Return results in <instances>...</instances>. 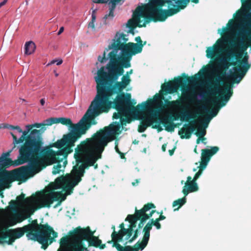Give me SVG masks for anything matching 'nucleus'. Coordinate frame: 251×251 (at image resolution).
I'll return each instance as SVG.
<instances>
[{
  "instance_id": "1",
  "label": "nucleus",
  "mask_w": 251,
  "mask_h": 251,
  "mask_svg": "<svg viewBox=\"0 0 251 251\" xmlns=\"http://www.w3.org/2000/svg\"><path fill=\"white\" fill-rule=\"evenodd\" d=\"M40 147L39 151L35 152H27L22 151L19 148V155L16 160L12 161L8 158L11 150L3 153L0 157V172L11 166H17L27 162L29 165L22 166L11 171L9 178L12 181L24 182L27 176H33L40 172L47 166L51 165L56 162H62L63 160L56 153V151L49 148L42 149Z\"/></svg>"
},
{
  "instance_id": "2",
  "label": "nucleus",
  "mask_w": 251,
  "mask_h": 251,
  "mask_svg": "<svg viewBox=\"0 0 251 251\" xmlns=\"http://www.w3.org/2000/svg\"><path fill=\"white\" fill-rule=\"evenodd\" d=\"M97 94L91 103L94 117H97L103 113H107L112 108L116 110L122 109L127 112L134 109L136 112L147 108L149 105L152 103L153 100L150 99L149 101L138 104L136 107L132 103L131 94H125L123 91L96 87Z\"/></svg>"
},
{
  "instance_id": "3",
  "label": "nucleus",
  "mask_w": 251,
  "mask_h": 251,
  "mask_svg": "<svg viewBox=\"0 0 251 251\" xmlns=\"http://www.w3.org/2000/svg\"><path fill=\"white\" fill-rule=\"evenodd\" d=\"M120 126L119 125L105 126L94 133L92 137L87 138L89 141L86 159L83 166L80 168L81 177L84 176L85 169L88 167L94 166L99 159L101 158V153L108 143L116 138V134L119 133Z\"/></svg>"
},
{
  "instance_id": "4",
  "label": "nucleus",
  "mask_w": 251,
  "mask_h": 251,
  "mask_svg": "<svg viewBox=\"0 0 251 251\" xmlns=\"http://www.w3.org/2000/svg\"><path fill=\"white\" fill-rule=\"evenodd\" d=\"M49 120L50 118L46 119L42 123L26 125V129L23 130L22 135L19 138L14 132H10L13 138L14 145L11 150H14L18 145L22 144L20 147L22 151L32 152L39 151L40 147L44 144L42 133L46 129H43L44 126H51L47 124L49 122ZM18 148H19V147H18Z\"/></svg>"
},
{
  "instance_id": "5",
  "label": "nucleus",
  "mask_w": 251,
  "mask_h": 251,
  "mask_svg": "<svg viewBox=\"0 0 251 251\" xmlns=\"http://www.w3.org/2000/svg\"><path fill=\"white\" fill-rule=\"evenodd\" d=\"M188 90L187 86H186V89L182 88L183 93L182 97L175 100L170 101L168 99H165L163 95L156 94L154 97V100L155 101L157 106L156 109L154 110V112L156 111V114L159 116V114L167 108L180 107L182 109V110L180 112L179 115H174V116L178 117V119L179 118L181 121L188 122L190 119H195L196 116L192 115L187 110L188 106L183 105L184 101L185 100H188L191 102H194L197 100V94L196 91L194 90H191L188 93H184L185 90ZM167 115H174V114H167Z\"/></svg>"
},
{
  "instance_id": "6",
  "label": "nucleus",
  "mask_w": 251,
  "mask_h": 251,
  "mask_svg": "<svg viewBox=\"0 0 251 251\" xmlns=\"http://www.w3.org/2000/svg\"><path fill=\"white\" fill-rule=\"evenodd\" d=\"M95 231L91 230L89 226L82 228L78 226L70 232L72 239L71 246L74 247L75 251H88L85 247L84 241L88 243V247H94L104 249L105 244H101V240L98 237L94 236Z\"/></svg>"
},
{
  "instance_id": "7",
  "label": "nucleus",
  "mask_w": 251,
  "mask_h": 251,
  "mask_svg": "<svg viewBox=\"0 0 251 251\" xmlns=\"http://www.w3.org/2000/svg\"><path fill=\"white\" fill-rule=\"evenodd\" d=\"M48 122H49L47 124L51 126L54 124L61 123L63 125L69 126V132L73 133L75 136L76 135L78 137H81L82 135L85 134L92 125L97 124L91 105L82 119L76 124H73L70 118L63 117L50 118Z\"/></svg>"
},
{
  "instance_id": "8",
  "label": "nucleus",
  "mask_w": 251,
  "mask_h": 251,
  "mask_svg": "<svg viewBox=\"0 0 251 251\" xmlns=\"http://www.w3.org/2000/svg\"><path fill=\"white\" fill-rule=\"evenodd\" d=\"M136 54L130 50L122 52L121 55H118L116 52H110L108 54L110 61L106 65V69L110 79L117 80L119 76L124 74V68L131 66L130 61L132 56Z\"/></svg>"
},
{
  "instance_id": "9",
  "label": "nucleus",
  "mask_w": 251,
  "mask_h": 251,
  "mask_svg": "<svg viewBox=\"0 0 251 251\" xmlns=\"http://www.w3.org/2000/svg\"><path fill=\"white\" fill-rule=\"evenodd\" d=\"M28 231L32 234V240L37 241L42 245V248L46 250L52 243L54 238L57 237V233L48 224H38L37 220L32 221L31 224H28Z\"/></svg>"
},
{
  "instance_id": "10",
  "label": "nucleus",
  "mask_w": 251,
  "mask_h": 251,
  "mask_svg": "<svg viewBox=\"0 0 251 251\" xmlns=\"http://www.w3.org/2000/svg\"><path fill=\"white\" fill-rule=\"evenodd\" d=\"M156 111L153 112L151 116L145 117L138 128V131L140 133L144 132L148 127L152 126V128L157 129L158 132L162 130L160 126L162 124L165 128V130L168 132L174 131L176 125L173 122L178 120V117L174 115H167L160 117L156 114Z\"/></svg>"
},
{
  "instance_id": "11",
  "label": "nucleus",
  "mask_w": 251,
  "mask_h": 251,
  "mask_svg": "<svg viewBox=\"0 0 251 251\" xmlns=\"http://www.w3.org/2000/svg\"><path fill=\"white\" fill-rule=\"evenodd\" d=\"M151 7L149 3L137 7L140 8V9L138 11L139 20H141V18H143L145 19V21L143 24H141L142 27H145L146 24L150 23L151 21L154 22L158 21L163 22L168 17L173 16L178 12V9L158 10L156 6L154 5H153L154 8L151 9Z\"/></svg>"
},
{
  "instance_id": "12",
  "label": "nucleus",
  "mask_w": 251,
  "mask_h": 251,
  "mask_svg": "<svg viewBox=\"0 0 251 251\" xmlns=\"http://www.w3.org/2000/svg\"><path fill=\"white\" fill-rule=\"evenodd\" d=\"M104 68V67H101L98 71L97 75L95 76L97 83L96 87L111 89V92L114 90L123 91L130 83V76L124 75L122 77L121 81H113L109 78V72H105Z\"/></svg>"
},
{
  "instance_id": "13",
  "label": "nucleus",
  "mask_w": 251,
  "mask_h": 251,
  "mask_svg": "<svg viewBox=\"0 0 251 251\" xmlns=\"http://www.w3.org/2000/svg\"><path fill=\"white\" fill-rule=\"evenodd\" d=\"M66 196L67 195L62 191H52L48 194L39 192L33 194L31 197L27 198V200L33 201L35 203L37 207L33 210V211H35L43 207H50L54 201H58L57 205H59L66 199Z\"/></svg>"
},
{
  "instance_id": "14",
  "label": "nucleus",
  "mask_w": 251,
  "mask_h": 251,
  "mask_svg": "<svg viewBox=\"0 0 251 251\" xmlns=\"http://www.w3.org/2000/svg\"><path fill=\"white\" fill-rule=\"evenodd\" d=\"M74 134L72 132H69L64 135L61 139L57 140L52 145L53 147L59 149L56 153L63 160H64L63 164L65 165L67 163L66 158L68 155L73 152L72 148L75 146V142L80 138Z\"/></svg>"
},
{
  "instance_id": "15",
  "label": "nucleus",
  "mask_w": 251,
  "mask_h": 251,
  "mask_svg": "<svg viewBox=\"0 0 251 251\" xmlns=\"http://www.w3.org/2000/svg\"><path fill=\"white\" fill-rule=\"evenodd\" d=\"M28 227L24 226L14 229L6 227L0 229V244L6 242L8 245H12L16 239L22 237L25 233L28 239L32 240V234L28 231Z\"/></svg>"
},
{
  "instance_id": "16",
  "label": "nucleus",
  "mask_w": 251,
  "mask_h": 251,
  "mask_svg": "<svg viewBox=\"0 0 251 251\" xmlns=\"http://www.w3.org/2000/svg\"><path fill=\"white\" fill-rule=\"evenodd\" d=\"M199 73L191 77L188 76L184 73L182 75L183 77L178 76L176 78H175L172 81L163 84L161 86V92L162 94H161L164 96L168 94L174 93L176 92L180 87H182V86L185 85L187 81L189 83L196 82L199 79L197 75H199Z\"/></svg>"
},
{
  "instance_id": "17",
  "label": "nucleus",
  "mask_w": 251,
  "mask_h": 251,
  "mask_svg": "<svg viewBox=\"0 0 251 251\" xmlns=\"http://www.w3.org/2000/svg\"><path fill=\"white\" fill-rule=\"evenodd\" d=\"M128 41V38L127 37V35L117 32L113 39V43L109 45L107 48L105 49L103 52V56L101 57L99 56L98 60L100 63H104L107 60L106 58V52L110 50L113 49L111 52H116L118 53V50H121L122 52L129 50V43H126Z\"/></svg>"
},
{
  "instance_id": "18",
  "label": "nucleus",
  "mask_w": 251,
  "mask_h": 251,
  "mask_svg": "<svg viewBox=\"0 0 251 251\" xmlns=\"http://www.w3.org/2000/svg\"><path fill=\"white\" fill-rule=\"evenodd\" d=\"M89 141H87V138L81 142L78 145L77 148L75 149V153L74 157L75 159L76 164L73 167L71 174H74L81 177L80 168L83 166V163L84 160L83 159V156H86V151L88 147Z\"/></svg>"
},
{
  "instance_id": "19",
  "label": "nucleus",
  "mask_w": 251,
  "mask_h": 251,
  "mask_svg": "<svg viewBox=\"0 0 251 251\" xmlns=\"http://www.w3.org/2000/svg\"><path fill=\"white\" fill-rule=\"evenodd\" d=\"M221 95L220 97H217L216 100H211L209 102L212 104L213 107L210 112L212 117H215L218 113L219 109L226 105L227 101L229 100L233 94L232 90L230 86H226L224 91L221 92Z\"/></svg>"
},
{
  "instance_id": "20",
  "label": "nucleus",
  "mask_w": 251,
  "mask_h": 251,
  "mask_svg": "<svg viewBox=\"0 0 251 251\" xmlns=\"http://www.w3.org/2000/svg\"><path fill=\"white\" fill-rule=\"evenodd\" d=\"M248 53L246 52L242 59L237 60L239 65L235 68V72L230 75L231 78L234 83H239L250 69L251 65L248 62Z\"/></svg>"
},
{
  "instance_id": "21",
  "label": "nucleus",
  "mask_w": 251,
  "mask_h": 251,
  "mask_svg": "<svg viewBox=\"0 0 251 251\" xmlns=\"http://www.w3.org/2000/svg\"><path fill=\"white\" fill-rule=\"evenodd\" d=\"M167 3L169 6H173L174 8H171L170 9H178V11L180 9H183L182 8L183 3L181 2V0H151L149 2V5L151 7V9L154 8L153 5L156 6L157 9L159 10H163L162 7Z\"/></svg>"
},
{
  "instance_id": "22",
  "label": "nucleus",
  "mask_w": 251,
  "mask_h": 251,
  "mask_svg": "<svg viewBox=\"0 0 251 251\" xmlns=\"http://www.w3.org/2000/svg\"><path fill=\"white\" fill-rule=\"evenodd\" d=\"M155 206L152 203H148L144 205L142 208L140 210L137 209V213L140 216V222L138 226V228H142L144 224V223L151 217L152 215L156 212L155 210H152L149 214H147L146 212L152 208H155Z\"/></svg>"
},
{
  "instance_id": "23",
  "label": "nucleus",
  "mask_w": 251,
  "mask_h": 251,
  "mask_svg": "<svg viewBox=\"0 0 251 251\" xmlns=\"http://www.w3.org/2000/svg\"><path fill=\"white\" fill-rule=\"evenodd\" d=\"M82 180V178L79 176L71 174V176L68 178L64 184L62 189L67 195H71L73 193L74 187L76 186Z\"/></svg>"
},
{
  "instance_id": "24",
  "label": "nucleus",
  "mask_w": 251,
  "mask_h": 251,
  "mask_svg": "<svg viewBox=\"0 0 251 251\" xmlns=\"http://www.w3.org/2000/svg\"><path fill=\"white\" fill-rule=\"evenodd\" d=\"M196 121H190L188 125H185V127L181 128L178 131V134L181 139H189L192 133L196 129Z\"/></svg>"
},
{
  "instance_id": "25",
  "label": "nucleus",
  "mask_w": 251,
  "mask_h": 251,
  "mask_svg": "<svg viewBox=\"0 0 251 251\" xmlns=\"http://www.w3.org/2000/svg\"><path fill=\"white\" fill-rule=\"evenodd\" d=\"M121 0H93V2L95 3H107L109 6V12L106 14L104 18L107 19L109 18L112 19L114 17V11L116 5L120 2Z\"/></svg>"
},
{
  "instance_id": "26",
  "label": "nucleus",
  "mask_w": 251,
  "mask_h": 251,
  "mask_svg": "<svg viewBox=\"0 0 251 251\" xmlns=\"http://www.w3.org/2000/svg\"><path fill=\"white\" fill-rule=\"evenodd\" d=\"M140 8H136L132 15V18L130 19L127 24L126 26L131 29H134L136 27H141V23L142 21L139 20V16L138 15V11Z\"/></svg>"
},
{
  "instance_id": "27",
  "label": "nucleus",
  "mask_w": 251,
  "mask_h": 251,
  "mask_svg": "<svg viewBox=\"0 0 251 251\" xmlns=\"http://www.w3.org/2000/svg\"><path fill=\"white\" fill-rule=\"evenodd\" d=\"M218 147H212L210 149H205L201 150V160H204L209 161L211 157L216 153L219 151Z\"/></svg>"
},
{
  "instance_id": "28",
  "label": "nucleus",
  "mask_w": 251,
  "mask_h": 251,
  "mask_svg": "<svg viewBox=\"0 0 251 251\" xmlns=\"http://www.w3.org/2000/svg\"><path fill=\"white\" fill-rule=\"evenodd\" d=\"M137 43L129 42L128 45L129 46V50L133 51L135 53L138 54L141 53L143 50V45H142V41L140 36H137L135 39Z\"/></svg>"
},
{
  "instance_id": "29",
  "label": "nucleus",
  "mask_w": 251,
  "mask_h": 251,
  "mask_svg": "<svg viewBox=\"0 0 251 251\" xmlns=\"http://www.w3.org/2000/svg\"><path fill=\"white\" fill-rule=\"evenodd\" d=\"M199 187L196 181L192 180L190 183H185L183 188L182 193L186 197L189 193L196 192L198 190Z\"/></svg>"
},
{
  "instance_id": "30",
  "label": "nucleus",
  "mask_w": 251,
  "mask_h": 251,
  "mask_svg": "<svg viewBox=\"0 0 251 251\" xmlns=\"http://www.w3.org/2000/svg\"><path fill=\"white\" fill-rule=\"evenodd\" d=\"M137 213V209L135 208V211L134 214H129L127 215V217L126 218V221H128L130 223L129 226V227L128 228H131L133 230V228L136 227L137 225V221L139 220L140 216Z\"/></svg>"
},
{
  "instance_id": "31",
  "label": "nucleus",
  "mask_w": 251,
  "mask_h": 251,
  "mask_svg": "<svg viewBox=\"0 0 251 251\" xmlns=\"http://www.w3.org/2000/svg\"><path fill=\"white\" fill-rule=\"evenodd\" d=\"M152 227L151 222H148L145 226L143 230L144 235L141 242L148 245L150 237V231L152 229Z\"/></svg>"
},
{
  "instance_id": "32",
  "label": "nucleus",
  "mask_w": 251,
  "mask_h": 251,
  "mask_svg": "<svg viewBox=\"0 0 251 251\" xmlns=\"http://www.w3.org/2000/svg\"><path fill=\"white\" fill-rule=\"evenodd\" d=\"M68 178H66L64 176H60L57 178L54 183L51 184V186L53 190L62 188L64 184L67 180Z\"/></svg>"
},
{
  "instance_id": "33",
  "label": "nucleus",
  "mask_w": 251,
  "mask_h": 251,
  "mask_svg": "<svg viewBox=\"0 0 251 251\" xmlns=\"http://www.w3.org/2000/svg\"><path fill=\"white\" fill-rule=\"evenodd\" d=\"M36 46L34 42L29 41L25 43V53L26 55L32 54L35 50Z\"/></svg>"
},
{
  "instance_id": "34",
  "label": "nucleus",
  "mask_w": 251,
  "mask_h": 251,
  "mask_svg": "<svg viewBox=\"0 0 251 251\" xmlns=\"http://www.w3.org/2000/svg\"><path fill=\"white\" fill-rule=\"evenodd\" d=\"M0 128H7V129H12V130H15L16 131H13V132H14L15 133V135L16 136V134L17 133H22V132H23V130L19 126H15L11 125L9 124H2L0 126Z\"/></svg>"
},
{
  "instance_id": "35",
  "label": "nucleus",
  "mask_w": 251,
  "mask_h": 251,
  "mask_svg": "<svg viewBox=\"0 0 251 251\" xmlns=\"http://www.w3.org/2000/svg\"><path fill=\"white\" fill-rule=\"evenodd\" d=\"M218 46L215 44L212 47H209L206 50V56L208 58H213L217 54Z\"/></svg>"
},
{
  "instance_id": "36",
  "label": "nucleus",
  "mask_w": 251,
  "mask_h": 251,
  "mask_svg": "<svg viewBox=\"0 0 251 251\" xmlns=\"http://www.w3.org/2000/svg\"><path fill=\"white\" fill-rule=\"evenodd\" d=\"M125 247H123L119 243H115L113 247H115L118 251H133L136 247V244L133 246H126L124 244Z\"/></svg>"
},
{
  "instance_id": "37",
  "label": "nucleus",
  "mask_w": 251,
  "mask_h": 251,
  "mask_svg": "<svg viewBox=\"0 0 251 251\" xmlns=\"http://www.w3.org/2000/svg\"><path fill=\"white\" fill-rule=\"evenodd\" d=\"M112 240L108 242V243H113L112 246L114 245L115 243H119L123 240V237L121 236L117 231L113 232L111 234Z\"/></svg>"
},
{
  "instance_id": "38",
  "label": "nucleus",
  "mask_w": 251,
  "mask_h": 251,
  "mask_svg": "<svg viewBox=\"0 0 251 251\" xmlns=\"http://www.w3.org/2000/svg\"><path fill=\"white\" fill-rule=\"evenodd\" d=\"M209 121V120H208L206 122H204L203 123L204 127L203 128H202L201 127H199L198 128V131L196 132V133H195V134L197 136L201 137V141H203V140H204L205 139V138L204 137H203V136L206 134V130L205 129V128L207 126L208 123Z\"/></svg>"
},
{
  "instance_id": "39",
  "label": "nucleus",
  "mask_w": 251,
  "mask_h": 251,
  "mask_svg": "<svg viewBox=\"0 0 251 251\" xmlns=\"http://www.w3.org/2000/svg\"><path fill=\"white\" fill-rule=\"evenodd\" d=\"M31 197V196H30V197ZM28 198H30V197H27L26 199H25V195L23 193H22L21 195H20L19 196L17 197L16 199H17V201H25V202H26L33 203L34 204L35 206L31 208V213L30 214H32L34 212V211H33V210L37 207V206L34 201H28V200H27V199Z\"/></svg>"
},
{
  "instance_id": "40",
  "label": "nucleus",
  "mask_w": 251,
  "mask_h": 251,
  "mask_svg": "<svg viewBox=\"0 0 251 251\" xmlns=\"http://www.w3.org/2000/svg\"><path fill=\"white\" fill-rule=\"evenodd\" d=\"M186 202V199L185 196L181 199H179L175 201L173 203V207H175L176 206H178V207L177 208H175L174 210L176 211L178 210V209L180 208L183 205H184Z\"/></svg>"
},
{
  "instance_id": "41",
  "label": "nucleus",
  "mask_w": 251,
  "mask_h": 251,
  "mask_svg": "<svg viewBox=\"0 0 251 251\" xmlns=\"http://www.w3.org/2000/svg\"><path fill=\"white\" fill-rule=\"evenodd\" d=\"M235 47H237L240 52L239 53L238 56L241 58L243 55V52L247 50L248 46L245 44L242 41H240L238 44L234 45Z\"/></svg>"
},
{
  "instance_id": "42",
  "label": "nucleus",
  "mask_w": 251,
  "mask_h": 251,
  "mask_svg": "<svg viewBox=\"0 0 251 251\" xmlns=\"http://www.w3.org/2000/svg\"><path fill=\"white\" fill-rule=\"evenodd\" d=\"M97 11V9L93 10L92 13V19H91V21L89 23L88 25V28H91L93 30L95 29V22H96V14Z\"/></svg>"
},
{
  "instance_id": "43",
  "label": "nucleus",
  "mask_w": 251,
  "mask_h": 251,
  "mask_svg": "<svg viewBox=\"0 0 251 251\" xmlns=\"http://www.w3.org/2000/svg\"><path fill=\"white\" fill-rule=\"evenodd\" d=\"M117 112H115L113 115V118L115 119H121L122 117L125 116L128 112L122 109L116 110Z\"/></svg>"
},
{
  "instance_id": "44",
  "label": "nucleus",
  "mask_w": 251,
  "mask_h": 251,
  "mask_svg": "<svg viewBox=\"0 0 251 251\" xmlns=\"http://www.w3.org/2000/svg\"><path fill=\"white\" fill-rule=\"evenodd\" d=\"M147 246V244L139 241L136 243V247L134 248L133 251H139V250L142 251L146 248Z\"/></svg>"
},
{
  "instance_id": "45",
  "label": "nucleus",
  "mask_w": 251,
  "mask_h": 251,
  "mask_svg": "<svg viewBox=\"0 0 251 251\" xmlns=\"http://www.w3.org/2000/svg\"><path fill=\"white\" fill-rule=\"evenodd\" d=\"M61 162H56L57 165L55 166H54L53 170H52V174L53 175H56L57 174H59L60 172V169L62 167L61 165L60 164V163Z\"/></svg>"
},
{
  "instance_id": "46",
  "label": "nucleus",
  "mask_w": 251,
  "mask_h": 251,
  "mask_svg": "<svg viewBox=\"0 0 251 251\" xmlns=\"http://www.w3.org/2000/svg\"><path fill=\"white\" fill-rule=\"evenodd\" d=\"M139 233V231L138 228L135 230L134 231V234H133V236L128 241H126L125 243V244H127V243H131L133 241H134L138 237Z\"/></svg>"
},
{
  "instance_id": "47",
  "label": "nucleus",
  "mask_w": 251,
  "mask_h": 251,
  "mask_svg": "<svg viewBox=\"0 0 251 251\" xmlns=\"http://www.w3.org/2000/svg\"><path fill=\"white\" fill-rule=\"evenodd\" d=\"M126 233V239L127 240V241L131 238V236L132 235L133 230L131 228H126V229H124Z\"/></svg>"
},
{
  "instance_id": "48",
  "label": "nucleus",
  "mask_w": 251,
  "mask_h": 251,
  "mask_svg": "<svg viewBox=\"0 0 251 251\" xmlns=\"http://www.w3.org/2000/svg\"><path fill=\"white\" fill-rule=\"evenodd\" d=\"M120 122H121V124H120L119 123H115V124H111L110 125L108 126H111V125H119L120 126V129H119V133L118 134H116V136L117 135H119L121 131V126H124V125H126V120L125 119V118H121L120 119Z\"/></svg>"
},
{
  "instance_id": "49",
  "label": "nucleus",
  "mask_w": 251,
  "mask_h": 251,
  "mask_svg": "<svg viewBox=\"0 0 251 251\" xmlns=\"http://www.w3.org/2000/svg\"><path fill=\"white\" fill-rule=\"evenodd\" d=\"M151 222L152 226H154L156 227L157 229H159L161 227V224L159 223V221L157 220V219L154 220L153 219H151Z\"/></svg>"
},
{
  "instance_id": "50",
  "label": "nucleus",
  "mask_w": 251,
  "mask_h": 251,
  "mask_svg": "<svg viewBox=\"0 0 251 251\" xmlns=\"http://www.w3.org/2000/svg\"><path fill=\"white\" fill-rule=\"evenodd\" d=\"M208 162L209 161H207L206 160H201L200 162V165L199 167V168H200L199 169H201V171H202L203 170L206 168Z\"/></svg>"
},
{
  "instance_id": "51",
  "label": "nucleus",
  "mask_w": 251,
  "mask_h": 251,
  "mask_svg": "<svg viewBox=\"0 0 251 251\" xmlns=\"http://www.w3.org/2000/svg\"><path fill=\"white\" fill-rule=\"evenodd\" d=\"M221 65L226 70L230 65L228 62L226 60H222L221 62Z\"/></svg>"
},
{
  "instance_id": "52",
  "label": "nucleus",
  "mask_w": 251,
  "mask_h": 251,
  "mask_svg": "<svg viewBox=\"0 0 251 251\" xmlns=\"http://www.w3.org/2000/svg\"><path fill=\"white\" fill-rule=\"evenodd\" d=\"M202 173V171H201V169H199L198 172H197L196 173V174L195 175L193 180H194L195 181H196V180L199 178V177L201 175Z\"/></svg>"
},
{
  "instance_id": "53",
  "label": "nucleus",
  "mask_w": 251,
  "mask_h": 251,
  "mask_svg": "<svg viewBox=\"0 0 251 251\" xmlns=\"http://www.w3.org/2000/svg\"><path fill=\"white\" fill-rule=\"evenodd\" d=\"M67 244V240L66 238L63 237L61 239L60 247L62 248L64 246H66Z\"/></svg>"
},
{
  "instance_id": "54",
  "label": "nucleus",
  "mask_w": 251,
  "mask_h": 251,
  "mask_svg": "<svg viewBox=\"0 0 251 251\" xmlns=\"http://www.w3.org/2000/svg\"><path fill=\"white\" fill-rule=\"evenodd\" d=\"M219 78H216L215 79V83L214 84H211L210 86V88H215L216 90H219V89L218 88V83L219 82Z\"/></svg>"
},
{
  "instance_id": "55",
  "label": "nucleus",
  "mask_w": 251,
  "mask_h": 251,
  "mask_svg": "<svg viewBox=\"0 0 251 251\" xmlns=\"http://www.w3.org/2000/svg\"><path fill=\"white\" fill-rule=\"evenodd\" d=\"M157 213L160 214L159 217L158 218H156V219H157L158 221H160L166 219V217L162 215V214H163L162 211H161L160 212H157Z\"/></svg>"
},
{
  "instance_id": "56",
  "label": "nucleus",
  "mask_w": 251,
  "mask_h": 251,
  "mask_svg": "<svg viewBox=\"0 0 251 251\" xmlns=\"http://www.w3.org/2000/svg\"><path fill=\"white\" fill-rule=\"evenodd\" d=\"M243 34H246L248 35L250 39H251V33L250 32V31L248 29H245L243 30Z\"/></svg>"
},
{
  "instance_id": "57",
  "label": "nucleus",
  "mask_w": 251,
  "mask_h": 251,
  "mask_svg": "<svg viewBox=\"0 0 251 251\" xmlns=\"http://www.w3.org/2000/svg\"><path fill=\"white\" fill-rule=\"evenodd\" d=\"M56 62H57L56 63L57 65H60V64H61L62 63L63 61L61 59L59 60H52L50 64H54Z\"/></svg>"
},
{
  "instance_id": "58",
  "label": "nucleus",
  "mask_w": 251,
  "mask_h": 251,
  "mask_svg": "<svg viewBox=\"0 0 251 251\" xmlns=\"http://www.w3.org/2000/svg\"><path fill=\"white\" fill-rule=\"evenodd\" d=\"M190 0H181V2H182L183 3V5L182 6V8H185Z\"/></svg>"
},
{
  "instance_id": "59",
  "label": "nucleus",
  "mask_w": 251,
  "mask_h": 251,
  "mask_svg": "<svg viewBox=\"0 0 251 251\" xmlns=\"http://www.w3.org/2000/svg\"><path fill=\"white\" fill-rule=\"evenodd\" d=\"M119 227L121 228L120 230H121V231H125L124 229H126V228H125V225L124 223H121L120 226Z\"/></svg>"
},
{
  "instance_id": "60",
  "label": "nucleus",
  "mask_w": 251,
  "mask_h": 251,
  "mask_svg": "<svg viewBox=\"0 0 251 251\" xmlns=\"http://www.w3.org/2000/svg\"><path fill=\"white\" fill-rule=\"evenodd\" d=\"M115 151H116L118 153H120L121 152V151H120V150L118 148V143L117 142H115Z\"/></svg>"
},
{
  "instance_id": "61",
  "label": "nucleus",
  "mask_w": 251,
  "mask_h": 251,
  "mask_svg": "<svg viewBox=\"0 0 251 251\" xmlns=\"http://www.w3.org/2000/svg\"><path fill=\"white\" fill-rule=\"evenodd\" d=\"M176 147H174L173 149L169 150V154L172 156L174 154Z\"/></svg>"
},
{
  "instance_id": "62",
  "label": "nucleus",
  "mask_w": 251,
  "mask_h": 251,
  "mask_svg": "<svg viewBox=\"0 0 251 251\" xmlns=\"http://www.w3.org/2000/svg\"><path fill=\"white\" fill-rule=\"evenodd\" d=\"M117 232L119 234H120L123 237H124L126 235L125 231H121V230H119Z\"/></svg>"
},
{
  "instance_id": "63",
  "label": "nucleus",
  "mask_w": 251,
  "mask_h": 251,
  "mask_svg": "<svg viewBox=\"0 0 251 251\" xmlns=\"http://www.w3.org/2000/svg\"><path fill=\"white\" fill-rule=\"evenodd\" d=\"M133 70L131 69L129 71H128L126 73V74L124 75L127 76H130L129 75L132 74Z\"/></svg>"
},
{
  "instance_id": "64",
  "label": "nucleus",
  "mask_w": 251,
  "mask_h": 251,
  "mask_svg": "<svg viewBox=\"0 0 251 251\" xmlns=\"http://www.w3.org/2000/svg\"><path fill=\"white\" fill-rule=\"evenodd\" d=\"M10 204L11 206H15L16 204V201L14 200H12L10 202Z\"/></svg>"
}]
</instances>
